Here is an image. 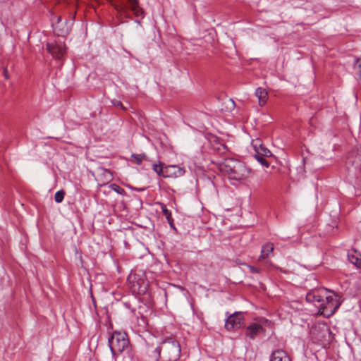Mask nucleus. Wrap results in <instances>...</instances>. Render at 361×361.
<instances>
[{
	"label": "nucleus",
	"mask_w": 361,
	"mask_h": 361,
	"mask_svg": "<svg viewBox=\"0 0 361 361\" xmlns=\"http://www.w3.org/2000/svg\"><path fill=\"white\" fill-rule=\"evenodd\" d=\"M219 169L230 180L237 182L246 180L251 173L244 162L233 158L225 159L219 164Z\"/></svg>",
	"instance_id": "f257e3e1"
},
{
	"label": "nucleus",
	"mask_w": 361,
	"mask_h": 361,
	"mask_svg": "<svg viewBox=\"0 0 361 361\" xmlns=\"http://www.w3.org/2000/svg\"><path fill=\"white\" fill-rule=\"evenodd\" d=\"M159 350L161 353V361H176L180 355V345L173 338L163 341Z\"/></svg>",
	"instance_id": "f03ea898"
},
{
	"label": "nucleus",
	"mask_w": 361,
	"mask_h": 361,
	"mask_svg": "<svg viewBox=\"0 0 361 361\" xmlns=\"http://www.w3.org/2000/svg\"><path fill=\"white\" fill-rule=\"evenodd\" d=\"M142 162H145L144 167L145 169L148 170L152 168L159 176H162L164 178L171 177L172 173H169V171L171 169H176V166L175 165L163 167V165L161 163L156 164L153 162L145 154H137V165H140Z\"/></svg>",
	"instance_id": "7ed1b4c3"
},
{
	"label": "nucleus",
	"mask_w": 361,
	"mask_h": 361,
	"mask_svg": "<svg viewBox=\"0 0 361 361\" xmlns=\"http://www.w3.org/2000/svg\"><path fill=\"white\" fill-rule=\"evenodd\" d=\"M341 305L337 295H328L324 297V301L320 304L319 312L321 314L329 317L334 314Z\"/></svg>",
	"instance_id": "20e7f679"
},
{
	"label": "nucleus",
	"mask_w": 361,
	"mask_h": 361,
	"mask_svg": "<svg viewBox=\"0 0 361 361\" xmlns=\"http://www.w3.org/2000/svg\"><path fill=\"white\" fill-rule=\"evenodd\" d=\"M139 337L142 340H145L147 343L146 353L148 356L147 361H161V353L159 350V345L157 347L154 346L155 338L149 334H147V338H144L140 335H139Z\"/></svg>",
	"instance_id": "39448f33"
},
{
	"label": "nucleus",
	"mask_w": 361,
	"mask_h": 361,
	"mask_svg": "<svg viewBox=\"0 0 361 361\" xmlns=\"http://www.w3.org/2000/svg\"><path fill=\"white\" fill-rule=\"evenodd\" d=\"M47 50L54 58L61 60L66 53V47L63 42L60 40L54 42H48L46 44Z\"/></svg>",
	"instance_id": "423d86ee"
},
{
	"label": "nucleus",
	"mask_w": 361,
	"mask_h": 361,
	"mask_svg": "<svg viewBox=\"0 0 361 361\" xmlns=\"http://www.w3.org/2000/svg\"><path fill=\"white\" fill-rule=\"evenodd\" d=\"M243 323V315L236 312L229 316L226 321L225 327L228 331H234L241 327Z\"/></svg>",
	"instance_id": "0eeeda50"
},
{
	"label": "nucleus",
	"mask_w": 361,
	"mask_h": 361,
	"mask_svg": "<svg viewBox=\"0 0 361 361\" xmlns=\"http://www.w3.org/2000/svg\"><path fill=\"white\" fill-rule=\"evenodd\" d=\"M346 165L348 167L353 166L355 169H360L361 167V150L357 149L350 152L347 157Z\"/></svg>",
	"instance_id": "6e6552de"
},
{
	"label": "nucleus",
	"mask_w": 361,
	"mask_h": 361,
	"mask_svg": "<svg viewBox=\"0 0 361 361\" xmlns=\"http://www.w3.org/2000/svg\"><path fill=\"white\" fill-rule=\"evenodd\" d=\"M306 300L308 302H312L314 305L320 309V304L324 301V297L320 294L319 290H312L306 295Z\"/></svg>",
	"instance_id": "1a4fd4ad"
},
{
	"label": "nucleus",
	"mask_w": 361,
	"mask_h": 361,
	"mask_svg": "<svg viewBox=\"0 0 361 361\" xmlns=\"http://www.w3.org/2000/svg\"><path fill=\"white\" fill-rule=\"evenodd\" d=\"M69 21L66 20L63 23H54L52 22V27L54 32L58 36L64 37L67 35L70 32V27L68 26Z\"/></svg>",
	"instance_id": "9d476101"
},
{
	"label": "nucleus",
	"mask_w": 361,
	"mask_h": 361,
	"mask_svg": "<svg viewBox=\"0 0 361 361\" xmlns=\"http://www.w3.org/2000/svg\"><path fill=\"white\" fill-rule=\"evenodd\" d=\"M263 331V327L258 324H252L247 326L246 330V335L251 339H254L257 335Z\"/></svg>",
	"instance_id": "9b49d317"
},
{
	"label": "nucleus",
	"mask_w": 361,
	"mask_h": 361,
	"mask_svg": "<svg viewBox=\"0 0 361 361\" xmlns=\"http://www.w3.org/2000/svg\"><path fill=\"white\" fill-rule=\"evenodd\" d=\"M270 361H291L290 357L283 350H277L272 353Z\"/></svg>",
	"instance_id": "f8f14e48"
},
{
	"label": "nucleus",
	"mask_w": 361,
	"mask_h": 361,
	"mask_svg": "<svg viewBox=\"0 0 361 361\" xmlns=\"http://www.w3.org/2000/svg\"><path fill=\"white\" fill-rule=\"evenodd\" d=\"M274 251V245L271 243H267L262 247L261 255L259 257V260H264L269 257L270 254Z\"/></svg>",
	"instance_id": "ddd939ff"
},
{
	"label": "nucleus",
	"mask_w": 361,
	"mask_h": 361,
	"mask_svg": "<svg viewBox=\"0 0 361 361\" xmlns=\"http://www.w3.org/2000/svg\"><path fill=\"white\" fill-rule=\"evenodd\" d=\"M255 95L258 98L259 104L260 106L265 104L268 96V93L265 89L258 87L255 91Z\"/></svg>",
	"instance_id": "4468645a"
},
{
	"label": "nucleus",
	"mask_w": 361,
	"mask_h": 361,
	"mask_svg": "<svg viewBox=\"0 0 361 361\" xmlns=\"http://www.w3.org/2000/svg\"><path fill=\"white\" fill-rule=\"evenodd\" d=\"M353 69L357 75L358 79H361V59L356 58L354 59Z\"/></svg>",
	"instance_id": "2eb2a0df"
},
{
	"label": "nucleus",
	"mask_w": 361,
	"mask_h": 361,
	"mask_svg": "<svg viewBox=\"0 0 361 361\" xmlns=\"http://www.w3.org/2000/svg\"><path fill=\"white\" fill-rule=\"evenodd\" d=\"M137 300H138L139 302L144 303V305L147 307L151 305V300L149 293H145L143 297L137 296Z\"/></svg>",
	"instance_id": "dca6fc26"
},
{
	"label": "nucleus",
	"mask_w": 361,
	"mask_h": 361,
	"mask_svg": "<svg viewBox=\"0 0 361 361\" xmlns=\"http://www.w3.org/2000/svg\"><path fill=\"white\" fill-rule=\"evenodd\" d=\"M185 172V171L183 168H180V167H178V166H176V169H175V170L171 169L169 171V173H172L171 177H172V176L180 177L183 175H184Z\"/></svg>",
	"instance_id": "f3484780"
},
{
	"label": "nucleus",
	"mask_w": 361,
	"mask_h": 361,
	"mask_svg": "<svg viewBox=\"0 0 361 361\" xmlns=\"http://www.w3.org/2000/svg\"><path fill=\"white\" fill-rule=\"evenodd\" d=\"M349 261L357 267H361V259L355 255H348Z\"/></svg>",
	"instance_id": "a211bd4d"
},
{
	"label": "nucleus",
	"mask_w": 361,
	"mask_h": 361,
	"mask_svg": "<svg viewBox=\"0 0 361 361\" xmlns=\"http://www.w3.org/2000/svg\"><path fill=\"white\" fill-rule=\"evenodd\" d=\"M252 146L257 154V151H259V149L263 147V144L260 139L257 138V139L252 140Z\"/></svg>",
	"instance_id": "6ab92c4d"
},
{
	"label": "nucleus",
	"mask_w": 361,
	"mask_h": 361,
	"mask_svg": "<svg viewBox=\"0 0 361 361\" xmlns=\"http://www.w3.org/2000/svg\"><path fill=\"white\" fill-rule=\"evenodd\" d=\"M64 197H65L64 190H60L57 191L54 195L55 202L57 203L62 202L64 199Z\"/></svg>",
	"instance_id": "aec40b11"
},
{
	"label": "nucleus",
	"mask_w": 361,
	"mask_h": 361,
	"mask_svg": "<svg viewBox=\"0 0 361 361\" xmlns=\"http://www.w3.org/2000/svg\"><path fill=\"white\" fill-rule=\"evenodd\" d=\"M255 155H260L268 157L271 156V152L269 149L263 145V147H261L259 151H257V153L255 154Z\"/></svg>",
	"instance_id": "412c9836"
},
{
	"label": "nucleus",
	"mask_w": 361,
	"mask_h": 361,
	"mask_svg": "<svg viewBox=\"0 0 361 361\" xmlns=\"http://www.w3.org/2000/svg\"><path fill=\"white\" fill-rule=\"evenodd\" d=\"M161 210L163 214L166 216L168 221L171 224V221H173L171 212L166 208V205L164 204L161 205Z\"/></svg>",
	"instance_id": "4be33fe9"
},
{
	"label": "nucleus",
	"mask_w": 361,
	"mask_h": 361,
	"mask_svg": "<svg viewBox=\"0 0 361 361\" xmlns=\"http://www.w3.org/2000/svg\"><path fill=\"white\" fill-rule=\"evenodd\" d=\"M255 159L264 166L269 167V162L264 159V156L254 155Z\"/></svg>",
	"instance_id": "5701e85b"
},
{
	"label": "nucleus",
	"mask_w": 361,
	"mask_h": 361,
	"mask_svg": "<svg viewBox=\"0 0 361 361\" xmlns=\"http://www.w3.org/2000/svg\"><path fill=\"white\" fill-rule=\"evenodd\" d=\"M102 175L104 176L106 182L111 181L113 179V176L111 171L107 169L102 170Z\"/></svg>",
	"instance_id": "b1692460"
},
{
	"label": "nucleus",
	"mask_w": 361,
	"mask_h": 361,
	"mask_svg": "<svg viewBox=\"0 0 361 361\" xmlns=\"http://www.w3.org/2000/svg\"><path fill=\"white\" fill-rule=\"evenodd\" d=\"M51 23L54 22V23H61L62 20L61 16H55L54 14H51Z\"/></svg>",
	"instance_id": "393cba45"
},
{
	"label": "nucleus",
	"mask_w": 361,
	"mask_h": 361,
	"mask_svg": "<svg viewBox=\"0 0 361 361\" xmlns=\"http://www.w3.org/2000/svg\"><path fill=\"white\" fill-rule=\"evenodd\" d=\"M248 268L252 273H256V274L259 273V269L255 267L249 266Z\"/></svg>",
	"instance_id": "a878e982"
},
{
	"label": "nucleus",
	"mask_w": 361,
	"mask_h": 361,
	"mask_svg": "<svg viewBox=\"0 0 361 361\" xmlns=\"http://www.w3.org/2000/svg\"><path fill=\"white\" fill-rule=\"evenodd\" d=\"M136 13H137V18L140 16V15L142 16L144 13L143 10L141 8H140L137 4Z\"/></svg>",
	"instance_id": "bb28decb"
},
{
	"label": "nucleus",
	"mask_w": 361,
	"mask_h": 361,
	"mask_svg": "<svg viewBox=\"0 0 361 361\" xmlns=\"http://www.w3.org/2000/svg\"><path fill=\"white\" fill-rule=\"evenodd\" d=\"M130 3V7L132 9V11H134L135 9V0H129Z\"/></svg>",
	"instance_id": "cd10ccee"
},
{
	"label": "nucleus",
	"mask_w": 361,
	"mask_h": 361,
	"mask_svg": "<svg viewBox=\"0 0 361 361\" xmlns=\"http://www.w3.org/2000/svg\"><path fill=\"white\" fill-rule=\"evenodd\" d=\"M114 104L116 106L123 107V104L120 101H116V102H114Z\"/></svg>",
	"instance_id": "c85d7f7f"
},
{
	"label": "nucleus",
	"mask_w": 361,
	"mask_h": 361,
	"mask_svg": "<svg viewBox=\"0 0 361 361\" xmlns=\"http://www.w3.org/2000/svg\"><path fill=\"white\" fill-rule=\"evenodd\" d=\"M135 276V274L131 273L130 275L128 276V280L130 282L131 280L133 279V278H134Z\"/></svg>",
	"instance_id": "c756f323"
},
{
	"label": "nucleus",
	"mask_w": 361,
	"mask_h": 361,
	"mask_svg": "<svg viewBox=\"0 0 361 361\" xmlns=\"http://www.w3.org/2000/svg\"><path fill=\"white\" fill-rule=\"evenodd\" d=\"M4 75H5V78L7 79L8 78V76L6 71H4Z\"/></svg>",
	"instance_id": "7c9ffc66"
},
{
	"label": "nucleus",
	"mask_w": 361,
	"mask_h": 361,
	"mask_svg": "<svg viewBox=\"0 0 361 361\" xmlns=\"http://www.w3.org/2000/svg\"><path fill=\"white\" fill-rule=\"evenodd\" d=\"M136 190L137 191H141V190L142 191V190H144V189L143 188H136Z\"/></svg>",
	"instance_id": "2f4dec72"
},
{
	"label": "nucleus",
	"mask_w": 361,
	"mask_h": 361,
	"mask_svg": "<svg viewBox=\"0 0 361 361\" xmlns=\"http://www.w3.org/2000/svg\"><path fill=\"white\" fill-rule=\"evenodd\" d=\"M131 157H132V158H135V154H133L131 155Z\"/></svg>",
	"instance_id": "473e14b6"
},
{
	"label": "nucleus",
	"mask_w": 361,
	"mask_h": 361,
	"mask_svg": "<svg viewBox=\"0 0 361 361\" xmlns=\"http://www.w3.org/2000/svg\"><path fill=\"white\" fill-rule=\"evenodd\" d=\"M136 23L137 24H140V22L138 20H137Z\"/></svg>",
	"instance_id": "72a5a7b5"
},
{
	"label": "nucleus",
	"mask_w": 361,
	"mask_h": 361,
	"mask_svg": "<svg viewBox=\"0 0 361 361\" xmlns=\"http://www.w3.org/2000/svg\"><path fill=\"white\" fill-rule=\"evenodd\" d=\"M141 136H142V138H145V137L144 135H142ZM146 139L148 140L147 137H146Z\"/></svg>",
	"instance_id": "f704fd0d"
},
{
	"label": "nucleus",
	"mask_w": 361,
	"mask_h": 361,
	"mask_svg": "<svg viewBox=\"0 0 361 361\" xmlns=\"http://www.w3.org/2000/svg\"><path fill=\"white\" fill-rule=\"evenodd\" d=\"M140 314H141L142 319H143L142 312H140Z\"/></svg>",
	"instance_id": "c9c22d12"
},
{
	"label": "nucleus",
	"mask_w": 361,
	"mask_h": 361,
	"mask_svg": "<svg viewBox=\"0 0 361 361\" xmlns=\"http://www.w3.org/2000/svg\"><path fill=\"white\" fill-rule=\"evenodd\" d=\"M138 308L140 310L142 308L141 305H139Z\"/></svg>",
	"instance_id": "e433bc0d"
}]
</instances>
